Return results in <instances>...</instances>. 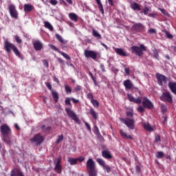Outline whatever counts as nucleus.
<instances>
[{
	"label": "nucleus",
	"instance_id": "obj_1",
	"mask_svg": "<svg viewBox=\"0 0 176 176\" xmlns=\"http://www.w3.org/2000/svg\"><path fill=\"white\" fill-rule=\"evenodd\" d=\"M0 131L2 134L1 140L5 142V144H8V145H12V141L10 140L12 138V129L7 124H3L0 127Z\"/></svg>",
	"mask_w": 176,
	"mask_h": 176
},
{
	"label": "nucleus",
	"instance_id": "obj_2",
	"mask_svg": "<svg viewBox=\"0 0 176 176\" xmlns=\"http://www.w3.org/2000/svg\"><path fill=\"white\" fill-rule=\"evenodd\" d=\"M4 49L7 53H10L12 50L14 52L15 56L17 57H21V54H20V51H19V49H17V47L14 45V44L11 43L8 40L4 41Z\"/></svg>",
	"mask_w": 176,
	"mask_h": 176
},
{
	"label": "nucleus",
	"instance_id": "obj_3",
	"mask_svg": "<svg viewBox=\"0 0 176 176\" xmlns=\"http://www.w3.org/2000/svg\"><path fill=\"white\" fill-rule=\"evenodd\" d=\"M86 166L89 176H97V167L96 166V162L92 158H89L87 161Z\"/></svg>",
	"mask_w": 176,
	"mask_h": 176
},
{
	"label": "nucleus",
	"instance_id": "obj_4",
	"mask_svg": "<svg viewBox=\"0 0 176 176\" xmlns=\"http://www.w3.org/2000/svg\"><path fill=\"white\" fill-rule=\"evenodd\" d=\"M131 52L133 54L141 57L144 54L143 52H146V47L144 44H141L140 47L133 45L131 47Z\"/></svg>",
	"mask_w": 176,
	"mask_h": 176
},
{
	"label": "nucleus",
	"instance_id": "obj_5",
	"mask_svg": "<svg viewBox=\"0 0 176 176\" xmlns=\"http://www.w3.org/2000/svg\"><path fill=\"white\" fill-rule=\"evenodd\" d=\"M54 170L58 174H61V171H63V166H61V157L56 158L54 161Z\"/></svg>",
	"mask_w": 176,
	"mask_h": 176
},
{
	"label": "nucleus",
	"instance_id": "obj_6",
	"mask_svg": "<svg viewBox=\"0 0 176 176\" xmlns=\"http://www.w3.org/2000/svg\"><path fill=\"white\" fill-rule=\"evenodd\" d=\"M120 122H122L124 124H126V126H128L129 129L131 130H134V119L133 118H120Z\"/></svg>",
	"mask_w": 176,
	"mask_h": 176
},
{
	"label": "nucleus",
	"instance_id": "obj_7",
	"mask_svg": "<svg viewBox=\"0 0 176 176\" xmlns=\"http://www.w3.org/2000/svg\"><path fill=\"white\" fill-rule=\"evenodd\" d=\"M65 111L69 118H72V120L76 122V123H78V124H80V120H79V118H78L75 112H74V111H72L69 108H66Z\"/></svg>",
	"mask_w": 176,
	"mask_h": 176
},
{
	"label": "nucleus",
	"instance_id": "obj_8",
	"mask_svg": "<svg viewBox=\"0 0 176 176\" xmlns=\"http://www.w3.org/2000/svg\"><path fill=\"white\" fill-rule=\"evenodd\" d=\"M8 10L10 12V14L12 19H19V12L17 10H16V6L13 4H10L8 6Z\"/></svg>",
	"mask_w": 176,
	"mask_h": 176
},
{
	"label": "nucleus",
	"instance_id": "obj_9",
	"mask_svg": "<svg viewBox=\"0 0 176 176\" xmlns=\"http://www.w3.org/2000/svg\"><path fill=\"white\" fill-rule=\"evenodd\" d=\"M162 101H167L170 104L173 103V96L170 92H164L160 97Z\"/></svg>",
	"mask_w": 176,
	"mask_h": 176
},
{
	"label": "nucleus",
	"instance_id": "obj_10",
	"mask_svg": "<svg viewBox=\"0 0 176 176\" xmlns=\"http://www.w3.org/2000/svg\"><path fill=\"white\" fill-rule=\"evenodd\" d=\"M97 55H98L97 52H96L94 51H89L87 50H85L84 51V56L87 58H89V57H90L93 60H96L97 58Z\"/></svg>",
	"mask_w": 176,
	"mask_h": 176
},
{
	"label": "nucleus",
	"instance_id": "obj_11",
	"mask_svg": "<svg viewBox=\"0 0 176 176\" xmlns=\"http://www.w3.org/2000/svg\"><path fill=\"white\" fill-rule=\"evenodd\" d=\"M31 142H36V145H41L43 142V138L41 133L35 135L33 138L30 139Z\"/></svg>",
	"mask_w": 176,
	"mask_h": 176
},
{
	"label": "nucleus",
	"instance_id": "obj_12",
	"mask_svg": "<svg viewBox=\"0 0 176 176\" xmlns=\"http://www.w3.org/2000/svg\"><path fill=\"white\" fill-rule=\"evenodd\" d=\"M156 76L157 83L160 86H162L163 83H167V77H166L165 76L160 74H157Z\"/></svg>",
	"mask_w": 176,
	"mask_h": 176
},
{
	"label": "nucleus",
	"instance_id": "obj_13",
	"mask_svg": "<svg viewBox=\"0 0 176 176\" xmlns=\"http://www.w3.org/2000/svg\"><path fill=\"white\" fill-rule=\"evenodd\" d=\"M123 85L126 91L127 90H131L132 89H138L134 87V84H133V82H131L129 79L124 80Z\"/></svg>",
	"mask_w": 176,
	"mask_h": 176
},
{
	"label": "nucleus",
	"instance_id": "obj_14",
	"mask_svg": "<svg viewBox=\"0 0 176 176\" xmlns=\"http://www.w3.org/2000/svg\"><path fill=\"white\" fill-rule=\"evenodd\" d=\"M142 105L144 108H148V109H152L153 108V103H152V102L146 97L144 98Z\"/></svg>",
	"mask_w": 176,
	"mask_h": 176
},
{
	"label": "nucleus",
	"instance_id": "obj_15",
	"mask_svg": "<svg viewBox=\"0 0 176 176\" xmlns=\"http://www.w3.org/2000/svg\"><path fill=\"white\" fill-rule=\"evenodd\" d=\"M33 46L34 47V50L41 52L42 49H43V43L41 42L39 40H36L34 42H33Z\"/></svg>",
	"mask_w": 176,
	"mask_h": 176
},
{
	"label": "nucleus",
	"instance_id": "obj_16",
	"mask_svg": "<svg viewBox=\"0 0 176 176\" xmlns=\"http://www.w3.org/2000/svg\"><path fill=\"white\" fill-rule=\"evenodd\" d=\"M127 97L131 102H135V104H141V102H142V99L141 97L135 98L130 94H127Z\"/></svg>",
	"mask_w": 176,
	"mask_h": 176
},
{
	"label": "nucleus",
	"instance_id": "obj_17",
	"mask_svg": "<svg viewBox=\"0 0 176 176\" xmlns=\"http://www.w3.org/2000/svg\"><path fill=\"white\" fill-rule=\"evenodd\" d=\"M144 28V25H142V23H135L134 25H133L131 30L132 31L140 32V31H142Z\"/></svg>",
	"mask_w": 176,
	"mask_h": 176
},
{
	"label": "nucleus",
	"instance_id": "obj_18",
	"mask_svg": "<svg viewBox=\"0 0 176 176\" xmlns=\"http://www.w3.org/2000/svg\"><path fill=\"white\" fill-rule=\"evenodd\" d=\"M114 51L116 52V53H117V54H118V56H122L123 57H129V54H127L124 50L122 49V48H113Z\"/></svg>",
	"mask_w": 176,
	"mask_h": 176
},
{
	"label": "nucleus",
	"instance_id": "obj_19",
	"mask_svg": "<svg viewBox=\"0 0 176 176\" xmlns=\"http://www.w3.org/2000/svg\"><path fill=\"white\" fill-rule=\"evenodd\" d=\"M119 133L122 138L124 140H133V136H131V135H128L127 133H126L122 129H120Z\"/></svg>",
	"mask_w": 176,
	"mask_h": 176
},
{
	"label": "nucleus",
	"instance_id": "obj_20",
	"mask_svg": "<svg viewBox=\"0 0 176 176\" xmlns=\"http://www.w3.org/2000/svg\"><path fill=\"white\" fill-rule=\"evenodd\" d=\"M145 130H146V131H155V129H153V126H152V125H151V124H149V122H144L143 124Z\"/></svg>",
	"mask_w": 176,
	"mask_h": 176
},
{
	"label": "nucleus",
	"instance_id": "obj_21",
	"mask_svg": "<svg viewBox=\"0 0 176 176\" xmlns=\"http://www.w3.org/2000/svg\"><path fill=\"white\" fill-rule=\"evenodd\" d=\"M25 13H28V12L32 11L34 7L31 4H25L23 6Z\"/></svg>",
	"mask_w": 176,
	"mask_h": 176
},
{
	"label": "nucleus",
	"instance_id": "obj_22",
	"mask_svg": "<svg viewBox=\"0 0 176 176\" xmlns=\"http://www.w3.org/2000/svg\"><path fill=\"white\" fill-rule=\"evenodd\" d=\"M102 155L104 159H112V155H111V152L109 151H103L102 152Z\"/></svg>",
	"mask_w": 176,
	"mask_h": 176
},
{
	"label": "nucleus",
	"instance_id": "obj_23",
	"mask_svg": "<svg viewBox=\"0 0 176 176\" xmlns=\"http://www.w3.org/2000/svg\"><path fill=\"white\" fill-rule=\"evenodd\" d=\"M69 19H70V20H72V21L76 23V21H78V14L74 12L69 13Z\"/></svg>",
	"mask_w": 176,
	"mask_h": 176
},
{
	"label": "nucleus",
	"instance_id": "obj_24",
	"mask_svg": "<svg viewBox=\"0 0 176 176\" xmlns=\"http://www.w3.org/2000/svg\"><path fill=\"white\" fill-rule=\"evenodd\" d=\"M51 93H52V96L55 102H58V93H57V91H56L54 90H52Z\"/></svg>",
	"mask_w": 176,
	"mask_h": 176
},
{
	"label": "nucleus",
	"instance_id": "obj_25",
	"mask_svg": "<svg viewBox=\"0 0 176 176\" xmlns=\"http://www.w3.org/2000/svg\"><path fill=\"white\" fill-rule=\"evenodd\" d=\"M92 35L94 36V38H97L98 39H101L102 36L100 33H98V31L96 30L95 29H92Z\"/></svg>",
	"mask_w": 176,
	"mask_h": 176
},
{
	"label": "nucleus",
	"instance_id": "obj_26",
	"mask_svg": "<svg viewBox=\"0 0 176 176\" xmlns=\"http://www.w3.org/2000/svg\"><path fill=\"white\" fill-rule=\"evenodd\" d=\"M131 9H133V10H141V8L140 7V4H138L137 3H133L131 5Z\"/></svg>",
	"mask_w": 176,
	"mask_h": 176
},
{
	"label": "nucleus",
	"instance_id": "obj_27",
	"mask_svg": "<svg viewBox=\"0 0 176 176\" xmlns=\"http://www.w3.org/2000/svg\"><path fill=\"white\" fill-rule=\"evenodd\" d=\"M98 5L99 10L101 12L102 14H104V7H102V3H101V0H96Z\"/></svg>",
	"mask_w": 176,
	"mask_h": 176
},
{
	"label": "nucleus",
	"instance_id": "obj_28",
	"mask_svg": "<svg viewBox=\"0 0 176 176\" xmlns=\"http://www.w3.org/2000/svg\"><path fill=\"white\" fill-rule=\"evenodd\" d=\"M67 161L69 162V164H71V166H74V164H76V163H78V159L75 158L69 157L67 159Z\"/></svg>",
	"mask_w": 176,
	"mask_h": 176
},
{
	"label": "nucleus",
	"instance_id": "obj_29",
	"mask_svg": "<svg viewBox=\"0 0 176 176\" xmlns=\"http://www.w3.org/2000/svg\"><path fill=\"white\" fill-rule=\"evenodd\" d=\"M65 90L67 94H71L72 93V89H71V87L68 84H65Z\"/></svg>",
	"mask_w": 176,
	"mask_h": 176
},
{
	"label": "nucleus",
	"instance_id": "obj_30",
	"mask_svg": "<svg viewBox=\"0 0 176 176\" xmlns=\"http://www.w3.org/2000/svg\"><path fill=\"white\" fill-rule=\"evenodd\" d=\"M90 113L92 115L94 119H97L98 118V113L94 111V109H90Z\"/></svg>",
	"mask_w": 176,
	"mask_h": 176
},
{
	"label": "nucleus",
	"instance_id": "obj_31",
	"mask_svg": "<svg viewBox=\"0 0 176 176\" xmlns=\"http://www.w3.org/2000/svg\"><path fill=\"white\" fill-rule=\"evenodd\" d=\"M44 24V27H45V28H47L48 30H50V31H53V26L52 25V24H50V23L45 22Z\"/></svg>",
	"mask_w": 176,
	"mask_h": 176
},
{
	"label": "nucleus",
	"instance_id": "obj_32",
	"mask_svg": "<svg viewBox=\"0 0 176 176\" xmlns=\"http://www.w3.org/2000/svg\"><path fill=\"white\" fill-rule=\"evenodd\" d=\"M96 162L98 163V164H100V166H102V167L107 164H105V162L102 159H100V158H98L96 160Z\"/></svg>",
	"mask_w": 176,
	"mask_h": 176
},
{
	"label": "nucleus",
	"instance_id": "obj_33",
	"mask_svg": "<svg viewBox=\"0 0 176 176\" xmlns=\"http://www.w3.org/2000/svg\"><path fill=\"white\" fill-rule=\"evenodd\" d=\"M59 54H61V56H63V57H65V58H66V60H71V57L69 56V55L67 54H66L65 52H60Z\"/></svg>",
	"mask_w": 176,
	"mask_h": 176
},
{
	"label": "nucleus",
	"instance_id": "obj_34",
	"mask_svg": "<svg viewBox=\"0 0 176 176\" xmlns=\"http://www.w3.org/2000/svg\"><path fill=\"white\" fill-rule=\"evenodd\" d=\"M91 102L95 108H98L100 103L97 101V100L93 99L92 100H91Z\"/></svg>",
	"mask_w": 176,
	"mask_h": 176
},
{
	"label": "nucleus",
	"instance_id": "obj_35",
	"mask_svg": "<svg viewBox=\"0 0 176 176\" xmlns=\"http://www.w3.org/2000/svg\"><path fill=\"white\" fill-rule=\"evenodd\" d=\"M56 39H58V41H59L60 42V43H65V41H64V39H63V36H61V35L56 34Z\"/></svg>",
	"mask_w": 176,
	"mask_h": 176
},
{
	"label": "nucleus",
	"instance_id": "obj_36",
	"mask_svg": "<svg viewBox=\"0 0 176 176\" xmlns=\"http://www.w3.org/2000/svg\"><path fill=\"white\" fill-rule=\"evenodd\" d=\"M41 129L43 130V131H45V133H49L50 132V130H52V127L47 126L45 128V125H42Z\"/></svg>",
	"mask_w": 176,
	"mask_h": 176
},
{
	"label": "nucleus",
	"instance_id": "obj_37",
	"mask_svg": "<svg viewBox=\"0 0 176 176\" xmlns=\"http://www.w3.org/2000/svg\"><path fill=\"white\" fill-rule=\"evenodd\" d=\"M161 109L163 113L167 112V107L164 104H161Z\"/></svg>",
	"mask_w": 176,
	"mask_h": 176
},
{
	"label": "nucleus",
	"instance_id": "obj_38",
	"mask_svg": "<svg viewBox=\"0 0 176 176\" xmlns=\"http://www.w3.org/2000/svg\"><path fill=\"white\" fill-rule=\"evenodd\" d=\"M95 86H97V80H96V78L94 76H93V74H91L90 72H89Z\"/></svg>",
	"mask_w": 176,
	"mask_h": 176
},
{
	"label": "nucleus",
	"instance_id": "obj_39",
	"mask_svg": "<svg viewBox=\"0 0 176 176\" xmlns=\"http://www.w3.org/2000/svg\"><path fill=\"white\" fill-rule=\"evenodd\" d=\"M149 9H151V7L148 8V7H144V10H143V13L145 16H146V14H148V13H149Z\"/></svg>",
	"mask_w": 176,
	"mask_h": 176
},
{
	"label": "nucleus",
	"instance_id": "obj_40",
	"mask_svg": "<svg viewBox=\"0 0 176 176\" xmlns=\"http://www.w3.org/2000/svg\"><path fill=\"white\" fill-rule=\"evenodd\" d=\"M163 156H164V153H163V152L158 151L157 153L156 157H157L158 159H160V158L163 157Z\"/></svg>",
	"mask_w": 176,
	"mask_h": 176
},
{
	"label": "nucleus",
	"instance_id": "obj_41",
	"mask_svg": "<svg viewBox=\"0 0 176 176\" xmlns=\"http://www.w3.org/2000/svg\"><path fill=\"white\" fill-rule=\"evenodd\" d=\"M103 168L106 170L107 173H111V166L107 165V164L103 166Z\"/></svg>",
	"mask_w": 176,
	"mask_h": 176
},
{
	"label": "nucleus",
	"instance_id": "obj_42",
	"mask_svg": "<svg viewBox=\"0 0 176 176\" xmlns=\"http://www.w3.org/2000/svg\"><path fill=\"white\" fill-rule=\"evenodd\" d=\"M164 32H165L166 36L168 39H173V34H170V32H168V31H165Z\"/></svg>",
	"mask_w": 176,
	"mask_h": 176
},
{
	"label": "nucleus",
	"instance_id": "obj_43",
	"mask_svg": "<svg viewBox=\"0 0 176 176\" xmlns=\"http://www.w3.org/2000/svg\"><path fill=\"white\" fill-rule=\"evenodd\" d=\"M63 140H64V136H63V135L58 136V139L56 140L57 144H60Z\"/></svg>",
	"mask_w": 176,
	"mask_h": 176
},
{
	"label": "nucleus",
	"instance_id": "obj_44",
	"mask_svg": "<svg viewBox=\"0 0 176 176\" xmlns=\"http://www.w3.org/2000/svg\"><path fill=\"white\" fill-rule=\"evenodd\" d=\"M14 39H15V41H16V42L17 43H22V41H21V39H20V37L19 36H17V35H15L14 36Z\"/></svg>",
	"mask_w": 176,
	"mask_h": 176
},
{
	"label": "nucleus",
	"instance_id": "obj_45",
	"mask_svg": "<svg viewBox=\"0 0 176 176\" xmlns=\"http://www.w3.org/2000/svg\"><path fill=\"white\" fill-rule=\"evenodd\" d=\"M50 47L52 50H54L55 52H58V53H60V50L56 48V46L53 45H50Z\"/></svg>",
	"mask_w": 176,
	"mask_h": 176
},
{
	"label": "nucleus",
	"instance_id": "obj_46",
	"mask_svg": "<svg viewBox=\"0 0 176 176\" xmlns=\"http://www.w3.org/2000/svg\"><path fill=\"white\" fill-rule=\"evenodd\" d=\"M87 98H88V100H91V101H92V100H94V97L93 96V94L89 93L87 96Z\"/></svg>",
	"mask_w": 176,
	"mask_h": 176
},
{
	"label": "nucleus",
	"instance_id": "obj_47",
	"mask_svg": "<svg viewBox=\"0 0 176 176\" xmlns=\"http://www.w3.org/2000/svg\"><path fill=\"white\" fill-rule=\"evenodd\" d=\"M153 54H154L155 58H156L157 60H159V52H157V50H154Z\"/></svg>",
	"mask_w": 176,
	"mask_h": 176
},
{
	"label": "nucleus",
	"instance_id": "obj_48",
	"mask_svg": "<svg viewBox=\"0 0 176 176\" xmlns=\"http://www.w3.org/2000/svg\"><path fill=\"white\" fill-rule=\"evenodd\" d=\"M161 141H162V140L160 139V135H156L155 138V142H157V143L160 142Z\"/></svg>",
	"mask_w": 176,
	"mask_h": 176
},
{
	"label": "nucleus",
	"instance_id": "obj_49",
	"mask_svg": "<svg viewBox=\"0 0 176 176\" xmlns=\"http://www.w3.org/2000/svg\"><path fill=\"white\" fill-rule=\"evenodd\" d=\"M157 16V13L156 12H153L148 14V17H153V19H156V16Z\"/></svg>",
	"mask_w": 176,
	"mask_h": 176
},
{
	"label": "nucleus",
	"instance_id": "obj_50",
	"mask_svg": "<svg viewBox=\"0 0 176 176\" xmlns=\"http://www.w3.org/2000/svg\"><path fill=\"white\" fill-rule=\"evenodd\" d=\"M65 105L71 106V100H69V98H67L65 100Z\"/></svg>",
	"mask_w": 176,
	"mask_h": 176
},
{
	"label": "nucleus",
	"instance_id": "obj_51",
	"mask_svg": "<svg viewBox=\"0 0 176 176\" xmlns=\"http://www.w3.org/2000/svg\"><path fill=\"white\" fill-rule=\"evenodd\" d=\"M80 90H82V86L80 85H76L74 88L75 91H80Z\"/></svg>",
	"mask_w": 176,
	"mask_h": 176
},
{
	"label": "nucleus",
	"instance_id": "obj_52",
	"mask_svg": "<svg viewBox=\"0 0 176 176\" xmlns=\"http://www.w3.org/2000/svg\"><path fill=\"white\" fill-rule=\"evenodd\" d=\"M50 3H51V5H53L54 6H56V5L58 3V2L57 1V0H50Z\"/></svg>",
	"mask_w": 176,
	"mask_h": 176
},
{
	"label": "nucleus",
	"instance_id": "obj_53",
	"mask_svg": "<svg viewBox=\"0 0 176 176\" xmlns=\"http://www.w3.org/2000/svg\"><path fill=\"white\" fill-rule=\"evenodd\" d=\"M45 85L47 87V89H49V90H51V91L52 90H53L52 89V84L50 82H45Z\"/></svg>",
	"mask_w": 176,
	"mask_h": 176
},
{
	"label": "nucleus",
	"instance_id": "obj_54",
	"mask_svg": "<svg viewBox=\"0 0 176 176\" xmlns=\"http://www.w3.org/2000/svg\"><path fill=\"white\" fill-rule=\"evenodd\" d=\"M138 112H144V111H145V109H144V107L139 106L138 107Z\"/></svg>",
	"mask_w": 176,
	"mask_h": 176
},
{
	"label": "nucleus",
	"instance_id": "obj_55",
	"mask_svg": "<svg viewBox=\"0 0 176 176\" xmlns=\"http://www.w3.org/2000/svg\"><path fill=\"white\" fill-rule=\"evenodd\" d=\"M85 124L87 129V130H89V131H91V127H90V124L87 122H85Z\"/></svg>",
	"mask_w": 176,
	"mask_h": 176
},
{
	"label": "nucleus",
	"instance_id": "obj_56",
	"mask_svg": "<svg viewBox=\"0 0 176 176\" xmlns=\"http://www.w3.org/2000/svg\"><path fill=\"white\" fill-rule=\"evenodd\" d=\"M95 134H100V130L97 126H94Z\"/></svg>",
	"mask_w": 176,
	"mask_h": 176
},
{
	"label": "nucleus",
	"instance_id": "obj_57",
	"mask_svg": "<svg viewBox=\"0 0 176 176\" xmlns=\"http://www.w3.org/2000/svg\"><path fill=\"white\" fill-rule=\"evenodd\" d=\"M126 116L129 118H133V113L131 111H128V112H126Z\"/></svg>",
	"mask_w": 176,
	"mask_h": 176
},
{
	"label": "nucleus",
	"instance_id": "obj_58",
	"mask_svg": "<svg viewBox=\"0 0 176 176\" xmlns=\"http://www.w3.org/2000/svg\"><path fill=\"white\" fill-rule=\"evenodd\" d=\"M149 34H156V30L151 29L148 30Z\"/></svg>",
	"mask_w": 176,
	"mask_h": 176
},
{
	"label": "nucleus",
	"instance_id": "obj_59",
	"mask_svg": "<svg viewBox=\"0 0 176 176\" xmlns=\"http://www.w3.org/2000/svg\"><path fill=\"white\" fill-rule=\"evenodd\" d=\"M100 68L102 72H105V67L104 66V64H100Z\"/></svg>",
	"mask_w": 176,
	"mask_h": 176
},
{
	"label": "nucleus",
	"instance_id": "obj_60",
	"mask_svg": "<svg viewBox=\"0 0 176 176\" xmlns=\"http://www.w3.org/2000/svg\"><path fill=\"white\" fill-rule=\"evenodd\" d=\"M124 72H125V74H126V75H129L130 74V69H129V68H125L124 69Z\"/></svg>",
	"mask_w": 176,
	"mask_h": 176
},
{
	"label": "nucleus",
	"instance_id": "obj_61",
	"mask_svg": "<svg viewBox=\"0 0 176 176\" xmlns=\"http://www.w3.org/2000/svg\"><path fill=\"white\" fill-rule=\"evenodd\" d=\"M135 171L136 173H140V171H141V168H140V166H135Z\"/></svg>",
	"mask_w": 176,
	"mask_h": 176
},
{
	"label": "nucleus",
	"instance_id": "obj_62",
	"mask_svg": "<svg viewBox=\"0 0 176 176\" xmlns=\"http://www.w3.org/2000/svg\"><path fill=\"white\" fill-rule=\"evenodd\" d=\"M54 81L58 83V85H60V81L58 80V78L56 77H54Z\"/></svg>",
	"mask_w": 176,
	"mask_h": 176
},
{
	"label": "nucleus",
	"instance_id": "obj_63",
	"mask_svg": "<svg viewBox=\"0 0 176 176\" xmlns=\"http://www.w3.org/2000/svg\"><path fill=\"white\" fill-rule=\"evenodd\" d=\"M72 101H73V102H74V104H78V102H79V100H76V99H75V98H72Z\"/></svg>",
	"mask_w": 176,
	"mask_h": 176
},
{
	"label": "nucleus",
	"instance_id": "obj_64",
	"mask_svg": "<svg viewBox=\"0 0 176 176\" xmlns=\"http://www.w3.org/2000/svg\"><path fill=\"white\" fill-rule=\"evenodd\" d=\"M78 162H83L85 160V157H80L79 158L77 159Z\"/></svg>",
	"mask_w": 176,
	"mask_h": 176
}]
</instances>
